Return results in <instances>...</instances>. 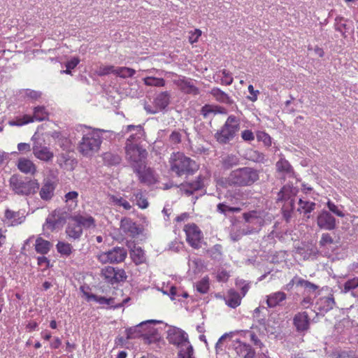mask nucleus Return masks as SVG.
Listing matches in <instances>:
<instances>
[{
	"label": "nucleus",
	"mask_w": 358,
	"mask_h": 358,
	"mask_svg": "<svg viewBox=\"0 0 358 358\" xmlns=\"http://www.w3.org/2000/svg\"><path fill=\"white\" fill-rule=\"evenodd\" d=\"M169 171L178 177L194 175L199 169V164L183 152H173L169 159Z\"/></svg>",
	"instance_id": "nucleus-1"
},
{
	"label": "nucleus",
	"mask_w": 358,
	"mask_h": 358,
	"mask_svg": "<svg viewBox=\"0 0 358 358\" xmlns=\"http://www.w3.org/2000/svg\"><path fill=\"white\" fill-rule=\"evenodd\" d=\"M229 180L236 186H250L259 180V173L250 167L240 168L231 172Z\"/></svg>",
	"instance_id": "nucleus-2"
},
{
	"label": "nucleus",
	"mask_w": 358,
	"mask_h": 358,
	"mask_svg": "<svg viewBox=\"0 0 358 358\" xmlns=\"http://www.w3.org/2000/svg\"><path fill=\"white\" fill-rule=\"evenodd\" d=\"M101 142V137L97 131H90L83 136L78 150L83 156L91 157L99 151Z\"/></svg>",
	"instance_id": "nucleus-3"
},
{
	"label": "nucleus",
	"mask_w": 358,
	"mask_h": 358,
	"mask_svg": "<svg viewBox=\"0 0 358 358\" xmlns=\"http://www.w3.org/2000/svg\"><path fill=\"white\" fill-rule=\"evenodd\" d=\"M12 190L17 194L29 195L36 193L39 189V183L36 179L23 178L13 175L9 180Z\"/></svg>",
	"instance_id": "nucleus-4"
},
{
	"label": "nucleus",
	"mask_w": 358,
	"mask_h": 358,
	"mask_svg": "<svg viewBox=\"0 0 358 358\" xmlns=\"http://www.w3.org/2000/svg\"><path fill=\"white\" fill-rule=\"evenodd\" d=\"M239 129V120L234 115H230L221 129L215 134V138L221 144H227L235 137Z\"/></svg>",
	"instance_id": "nucleus-5"
},
{
	"label": "nucleus",
	"mask_w": 358,
	"mask_h": 358,
	"mask_svg": "<svg viewBox=\"0 0 358 358\" xmlns=\"http://www.w3.org/2000/svg\"><path fill=\"white\" fill-rule=\"evenodd\" d=\"M126 157L135 170L145 164L148 152L145 149L136 144L129 143L125 146Z\"/></svg>",
	"instance_id": "nucleus-6"
},
{
	"label": "nucleus",
	"mask_w": 358,
	"mask_h": 358,
	"mask_svg": "<svg viewBox=\"0 0 358 358\" xmlns=\"http://www.w3.org/2000/svg\"><path fill=\"white\" fill-rule=\"evenodd\" d=\"M127 251L123 247H115L113 249L100 253L98 260L103 264H119L124 261Z\"/></svg>",
	"instance_id": "nucleus-7"
},
{
	"label": "nucleus",
	"mask_w": 358,
	"mask_h": 358,
	"mask_svg": "<svg viewBox=\"0 0 358 358\" xmlns=\"http://www.w3.org/2000/svg\"><path fill=\"white\" fill-rule=\"evenodd\" d=\"M101 276L107 283L114 285L124 281L127 276L122 268H115L110 266L103 268L101 271Z\"/></svg>",
	"instance_id": "nucleus-8"
},
{
	"label": "nucleus",
	"mask_w": 358,
	"mask_h": 358,
	"mask_svg": "<svg viewBox=\"0 0 358 358\" xmlns=\"http://www.w3.org/2000/svg\"><path fill=\"white\" fill-rule=\"evenodd\" d=\"M167 339L170 343L177 345L180 349L191 346L186 333L178 329H170L168 331Z\"/></svg>",
	"instance_id": "nucleus-9"
},
{
	"label": "nucleus",
	"mask_w": 358,
	"mask_h": 358,
	"mask_svg": "<svg viewBox=\"0 0 358 358\" xmlns=\"http://www.w3.org/2000/svg\"><path fill=\"white\" fill-rule=\"evenodd\" d=\"M184 231L187 243L194 248H199L203 238L201 231L197 225H185Z\"/></svg>",
	"instance_id": "nucleus-10"
},
{
	"label": "nucleus",
	"mask_w": 358,
	"mask_h": 358,
	"mask_svg": "<svg viewBox=\"0 0 358 358\" xmlns=\"http://www.w3.org/2000/svg\"><path fill=\"white\" fill-rule=\"evenodd\" d=\"M208 178L209 176L208 174L203 175L200 173L194 181L181 184V189L184 190L189 195L192 194L194 192L203 189L205 181Z\"/></svg>",
	"instance_id": "nucleus-11"
},
{
	"label": "nucleus",
	"mask_w": 358,
	"mask_h": 358,
	"mask_svg": "<svg viewBox=\"0 0 358 358\" xmlns=\"http://www.w3.org/2000/svg\"><path fill=\"white\" fill-rule=\"evenodd\" d=\"M159 321L155 320H147L141 322L139 324L136 325L134 327H131L130 328H128L125 330L126 335H127V340H131V339H136L138 338H142L144 333V329L145 327H147L148 324H157L159 323Z\"/></svg>",
	"instance_id": "nucleus-12"
},
{
	"label": "nucleus",
	"mask_w": 358,
	"mask_h": 358,
	"mask_svg": "<svg viewBox=\"0 0 358 358\" xmlns=\"http://www.w3.org/2000/svg\"><path fill=\"white\" fill-rule=\"evenodd\" d=\"M34 157L43 162H49L52 160L54 153L50 149L39 143H35L32 147Z\"/></svg>",
	"instance_id": "nucleus-13"
},
{
	"label": "nucleus",
	"mask_w": 358,
	"mask_h": 358,
	"mask_svg": "<svg viewBox=\"0 0 358 358\" xmlns=\"http://www.w3.org/2000/svg\"><path fill=\"white\" fill-rule=\"evenodd\" d=\"M134 172L138 175L140 182L148 185H153L157 180L154 171L147 168L145 164L136 168Z\"/></svg>",
	"instance_id": "nucleus-14"
},
{
	"label": "nucleus",
	"mask_w": 358,
	"mask_h": 358,
	"mask_svg": "<svg viewBox=\"0 0 358 358\" xmlns=\"http://www.w3.org/2000/svg\"><path fill=\"white\" fill-rule=\"evenodd\" d=\"M56 187L57 182L54 180L50 178H44L39 191L41 199L44 201L50 200L55 194Z\"/></svg>",
	"instance_id": "nucleus-15"
},
{
	"label": "nucleus",
	"mask_w": 358,
	"mask_h": 358,
	"mask_svg": "<svg viewBox=\"0 0 358 358\" xmlns=\"http://www.w3.org/2000/svg\"><path fill=\"white\" fill-rule=\"evenodd\" d=\"M173 83L185 94L198 95L199 90L196 87L192 80L185 77L173 80Z\"/></svg>",
	"instance_id": "nucleus-16"
},
{
	"label": "nucleus",
	"mask_w": 358,
	"mask_h": 358,
	"mask_svg": "<svg viewBox=\"0 0 358 358\" xmlns=\"http://www.w3.org/2000/svg\"><path fill=\"white\" fill-rule=\"evenodd\" d=\"M148 324L144 329L143 340L148 345L156 344L162 341V336L157 329Z\"/></svg>",
	"instance_id": "nucleus-17"
},
{
	"label": "nucleus",
	"mask_w": 358,
	"mask_h": 358,
	"mask_svg": "<svg viewBox=\"0 0 358 358\" xmlns=\"http://www.w3.org/2000/svg\"><path fill=\"white\" fill-rule=\"evenodd\" d=\"M293 323L298 331H307L310 325L308 314L305 311L298 313L294 317Z\"/></svg>",
	"instance_id": "nucleus-18"
},
{
	"label": "nucleus",
	"mask_w": 358,
	"mask_h": 358,
	"mask_svg": "<svg viewBox=\"0 0 358 358\" xmlns=\"http://www.w3.org/2000/svg\"><path fill=\"white\" fill-rule=\"evenodd\" d=\"M225 303L231 308H236L241 303V295L234 289H229L227 291L226 297L224 298Z\"/></svg>",
	"instance_id": "nucleus-19"
},
{
	"label": "nucleus",
	"mask_w": 358,
	"mask_h": 358,
	"mask_svg": "<svg viewBox=\"0 0 358 358\" xmlns=\"http://www.w3.org/2000/svg\"><path fill=\"white\" fill-rule=\"evenodd\" d=\"M133 131H134L135 133L129 136L127 140L126 145H129V143L134 144V142H137L143 136V129L141 125L130 124L127 126L125 129L126 133H129Z\"/></svg>",
	"instance_id": "nucleus-20"
},
{
	"label": "nucleus",
	"mask_w": 358,
	"mask_h": 358,
	"mask_svg": "<svg viewBox=\"0 0 358 358\" xmlns=\"http://www.w3.org/2000/svg\"><path fill=\"white\" fill-rule=\"evenodd\" d=\"M287 299V294L283 292H275L266 296V304L269 308L280 306Z\"/></svg>",
	"instance_id": "nucleus-21"
},
{
	"label": "nucleus",
	"mask_w": 358,
	"mask_h": 358,
	"mask_svg": "<svg viewBox=\"0 0 358 358\" xmlns=\"http://www.w3.org/2000/svg\"><path fill=\"white\" fill-rule=\"evenodd\" d=\"M50 136L56 141L58 145L63 150H69L71 146V140L62 134L60 131H54L50 134Z\"/></svg>",
	"instance_id": "nucleus-22"
},
{
	"label": "nucleus",
	"mask_w": 358,
	"mask_h": 358,
	"mask_svg": "<svg viewBox=\"0 0 358 358\" xmlns=\"http://www.w3.org/2000/svg\"><path fill=\"white\" fill-rule=\"evenodd\" d=\"M238 349L240 350L241 353L243 354V358H268L264 353L257 355L255 350L249 344L240 343Z\"/></svg>",
	"instance_id": "nucleus-23"
},
{
	"label": "nucleus",
	"mask_w": 358,
	"mask_h": 358,
	"mask_svg": "<svg viewBox=\"0 0 358 358\" xmlns=\"http://www.w3.org/2000/svg\"><path fill=\"white\" fill-rule=\"evenodd\" d=\"M315 208V203L314 202L303 200L302 199H300L298 202L297 211L307 218L310 217V214Z\"/></svg>",
	"instance_id": "nucleus-24"
},
{
	"label": "nucleus",
	"mask_w": 358,
	"mask_h": 358,
	"mask_svg": "<svg viewBox=\"0 0 358 358\" xmlns=\"http://www.w3.org/2000/svg\"><path fill=\"white\" fill-rule=\"evenodd\" d=\"M5 218L8 222H10L14 224H22L24 222L25 215L24 212L13 211L10 209H7L4 214Z\"/></svg>",
	"instance_id": "nucleus-25"
},
{
	"label": "nucleus",
	"mask_w": 358,
	"mask_h": 358,
	"mask_svg": "<svg viewBox=\"0 0 358 358\" xmlns=\"http://www.w3.org/2000/svg\"><path fill=\"white\" fill-rule=\"evenodd\" d=\"M52 246V245L50 241L43 239L41 237H38L36 239L34 244L36 252L42 255L48 254L50 252Z\"/></svg>",
	"instance_id": "nucleus-26"
},
{
	"label": "nucleus",
	"mask_w": 358,
	"mask_h": 358,
	"mask_svg": "<svg viewBox=\"0 0 358 358\" xmlns=\"http://www.w3.org/2000/svg\"><path fill=\"white\" fill-rule=\"evenodd\" d=\"M18 169L25 173H34L36 171L35 164L28 159L22 158L18 161Z\"/></svg>",
	"instance_id": "nucleus-27"
},
{
	"label": "nucleus",
	"mask_w": 358,
	"mask_h": 358,
	"mask_svg": "<svg viewBox=\"0 0 358 358\" xmlns=\"http://www.w3.org/2000/svg\"><path fill=\"white\" fill-rule=\"evenodd\" d=\"M132 261L136 265L141 264L145 262L146 257L143 250L140 247H134L130 252Z\"/></svg>",
	"instance_id": "nucleus-28"
},
{
	"label": "nucleus",
	"mask_w": 358,
	"mask_h": 358,
	"mask_svg": "<svg viewBox=\"0 0 358 358\" xmlns=\"http://www.w3.org/2000/svg\"><path fill=\"white\" fill-rule=\"evenodd\" d=\"M49 113L44 106H36L34 108V114L31 118L34 121L41 122L48 120Z\"/></svg>",
	"instance_id": "nucleus-29"
},
{
	"label": "nucleus",
	"mask_w": 358,
	"mask_h": 358,
	"mask_svg": "<svg viewBox=\"0 0 358 358\" xmlns=\"http://www.w3.org/2000/svg\"><path fill=\"white\" fill-rule=\"evenodd\" d=\"M65 222L64 213L61 210H55L46 219V224H64Z\"/></svg>",
	"instance_id": "nucleus-30"
},
{
	"label": "nucleus",
	"mask_w": 358,
	"mask_h": 358,
	"mask_svg": "<svg viewBox=\"0 0 358 358\" xmlns=\"http://www.w3.org/2000/svg\"><path fill=\"white\" fill-rule=\"evenodd\" d=\"M170 102V95L168 92H161L155 99V106L160 110L166 108Z\"/></svg>",
	"instance_id": "nucleus-31"
},
{
	"label": "nucleus",
	"mask_w": 358,
	"mask_h": 358,
	"mask_svg": "<svg viewBox=\"0 0 358 358\" xmlns=\"http://www.w3.org/2000/svg\"><path fill=\"white\" fill-rule=\"evenodd\" d=\"M223 110L224 108L221 106L206 104L201 108V114L204 118H207L211 113H222Z\"/></svg>",
	"instance_id": "nucleus-32"
},
{
	"label": "nucleus",
	"mask_w": 358,
	"mask_h": 358,
	"mask_svg": "<svg viewBox=\"0 0 358 358\" xmlns=\"http://www.w3.org/2000/svg\"><path fill=\"white\" fill-rule=\"evenodd\" d=\"M136 73V70L127 66L116 67L115 74L117 77L121 78H128L133 77Z\"/></svg>",
	"instance_id": "nucleus-33"
},
{
	"label": "nucleus",
	"mask_w": 358,
	"mask_h": 358,
	"mask_svg": "<svg viewBox=\"0 0 358 358\" xmlns=\"http://www.w3.org/2000/svg\"><path fill=\"white\" fill-rule=\"evenodd\" d=\"M122 230L127 233V234L131 237L136 238L141 234H142L143 229L140 227V225H120Z\"/></svg>",
	"instance_id": "nucleus-34"
},
{
	"label": "nucleus",
	"mask_w": 358,
	"mask_h": 358,
	"mask_svg": "<svg viewBox=\"0 0 358 358\" xmlns=\"http://www.w3.org/2000/svg\"><path fill=\"white\" fill-rule=\"evenodd\" d=\"M56 248L62 256L69 257L73 252V247L68 243L59 241L56 245Z\"/></svg>",
	"instance_id": "nucleus-35"
},
{
	"label": "nucleus",
	"mask_w": 358,
	"mask_h": 358,
	"mask_svg": "<svg viewBox=\"0 0 358 358\" xmlns=\"http://www.w3.org/2000/svg\"><path fill=\"white\" fill-rule=\"evenodd\" d=\"M66 233L70 238L78 239L83 234L82 225H68Z\"/></svg>",
	"instance_id": "nucleus-36"
},
{
	"label": "nucleus",
	"mask_w": 358,
	"mask_h": 358,
	"mask_svg": "<svg viewBox=\"0 0 358 358\" xmlns=\"http://www.w3.org/2000/svg\"><path fill=\"white\" fill-rule=\"evenodd\" d=\"M110 201L117 207H122L123 209L129 210L131 208V206L129 201L122 197H119L115 195L110 196Z\"/></svg>",
	"instance_id": "nucleus-37"
},
{
	"label": "nucleus",
	"mask_w": 358,
	"mask_h": 358,
	"mask_svg": "<svg viewBox=\"0 0 358 358\" xmlns=\"http://www.w3.org/2000/svg\"><path fill=\"white\" fill-rule=\"evenodd\" d=\"M143 81L146 86L150 87H164L166 85V81L162 78L148 76L144 78Z\"/></svg>",
	"instance_id": "nucleus-38"
},
{
	"label": "nucleus",
	"mask_w": 358,
	"mask_h": 358,
	"mask_svg": "<svg viewBox=\"0 0 358 358\" xmlns=\"http://www.w3.org/2000/svg\"><path fill=\"white\" fill-rule=\"evenodd\" d=\"M33 122V120L31 118V115H24L22 117H17L15 120H10L8 124L10 126L22 127L29 123Z\"/></svg>",
	"instance_id": "nucleus-39"
},
{
	"label": "nucleus",
	"mask_w": 358,
	"mask_h": 358,
	"mask_svg": "<svg viewBox=\"0 0 358 358\" xmlns=\"http://www.w3.org/2000/svg\"><path fill=\"white\" fill-rule=\"evenodd\" d=\"M206 252L211 259L220 260L222 257V246L220 244H215L213 248L208 249Z\"/></svg>",
	"instance_id": "nucleus-40"
},
{
	"label": "nucleus",
	"mask_w": 358,
	"mask_h": 358,
	"mask_svg": "<svg viewBox=\"0 0 358 358\" xmlns=\"http://www.w3.org/2000/svg\"><path fill=\"white\" fill-rule=\"evenodd\" d=\"M276 169L278 171L285 173H290L293 171V169L289 162L283 158L277 162Z\"/></svg>",
	"instance_id": "nucleus-41"
},
{
	"label": "nucleus",
	"mask_w": 358,
	"mask_h": 358,
	"mask_svg": "<svg viewBox=\"0 0 358 358\" xmlns=\"http://www.w3.org/2000/svg\"><path fill=\"white\" fill-rule=\"evenodd\" d=\"M210 94L220 102L227 103L229 99L228 94L217 87L213 88Z\"/></svg>",
	"instance_id": "nucleus-42"
},
{
	"label": "nucleus",
	"mask_w": 358,
	"mask_h": 358,
	"mask_svg": "<svg viewBox=\"0 0 358 358\" xmlns=\"http://www.w3.org/2000/svg\"><path fill=\"white\" fill-rule=\"evenodd\" d=\"M293 187L290 185H284L278 194V200L283 201L290 198L294 194Z\"/></svg>",
	"instance_id": "nucleus-43"
},
{
	"label": "nucleus",
	"mask_w": 358,
	"mask_h": 358,
	"mask_svg": "<svg viewBox=\"0 0 358 358\" xmlns=\"http://www.w3.org/2000/svg\"><path fill=\"white\" fill-rule=\"evenodd\" d=\"M238 164V158L234 155H229L222 159V166L230 169Z\"/></svg>",
	"instance_id": "nucleus-44"
},
{
	"label": "nucleus",
	"mask_w": 358,
	"mask_h": 358,
	"mask_svg": "<svg viewBox=\"0 0 358 358\" xmlns=\"http://www.w3.org/2000/svg\"><path fill=\"white\" fill-rule=\"evenodd\" d=\"M317 224H335V219L327 211H322L317 217Z\"/></svg>",
	"instance_id": "nucleus-45"
},
{
	"label": "nucleus",
	"mask_w": 358,
	"mask_h": 358,
	"mask_svg": "<svg viewBox=\"0 0 358 358\" xmlns=\"http://www.w3.org/2000/svg\"><path fill=\"white\" fill-rule=\"evenodd\" d=\"M336 238H338V236L334 231L331 233H324L322 235L321 239L320 241V245L321 246H325L332 244L334 241V239Z\"/></svg>",
	"instance_id": "nucleus-46"
},
{
	"label": "nucleus",
	"mask_w": 358,
	"mask_h": 358,
	"mask_svg": "<svg viewBox=\"0 0 358 358\" xmlns=\"http://www.w3.org/2000/svg\"><path fill=\"white\" fill-rule=\"evenodd\" d=\"M115 69L116 67H115L113 65H101L100 66L97 70H96V74L99 76H107L110 73L115 74Z\"/></svg>",
	"instance_id": "nucleus-47"
},
{
	"label": "nucleus",
	"mask_w": 358,
	"mask_h": 358,
	"mask_svg": "<svg viewBox=\"0 0 358 358\" xmlns=\"http://www.w3.org/2000/svg\"><path fill=\"white\" fill-rule=\"evenodd\" d=\"M85 295L87 300H94L100 304L110 305L113 300L112 298L107 299L104 296H99L93 294L86 293Z\"/></svg>",
	"instance_id": "nucleus-48"
},
{
	"label": "nucleus",
	"mask_w": 358,
	"mask_h": 358,
	"mask_svg": "<svg viewBox=\"0 0 358 358\" xmlns=\"http://www.w3.org/2000/svg\"><path fill=\"white\" fill-rule=\"evenodd\" d=\"M196 290L201 293L206 294L209 290V278L208 277L203 278L200 281L196 283Z\"/></svg>",
	"instance_id": "nucleus-49"
},
{
	"label": "nucleus",
	"mask_w": 358,
	"mask_h": 358,
	"mask_svg": "<svg viewBox=\"0 0 358 358\" xmlns=\"http://www.w3.org/2000/svg\"><path fill=\"white\" fill-rule=\"evenodd\" d=\"M73 220L77 224H94V218L88 215H77L73 217Z\"/></svg>",
	"instance_id": "nucleus-50"
},
{
	"label": "nucleus",
	"mask_w": 358,
	"mask_h": 358,
	"mask_svg": "<svg viewBox=\"0 0 358 358\" xmlns=\"http://www.w3.org/2000/svg\"><path fill=\"white\" fill-rule=\"evenodd\" d=\"M217 210L220 213L226 214V213L231 212V213H238L241 210L239 207H231L223 203H220L217 206Z\"/></svg>",
	"instance_id": "nucleus-51"
},
{
	"label": "nucleus",
	"mask_w": 358,
	"mask_h": 358,
	"mask_svg": "<svg viewBox=\"0 0 358 358\" xmlns=\"http://www.w3.org/2000/svg\"><path fill=\"white\" fill-rule=\"evenodd\" d=\"M136 199V205L141 209H145L148 207V201L147 199L143 196L141 192H139L134 194Z\"/></svg>",
	"instance_id": "nucleus-52"
},
{
	"label": "nucleus",
	"mask_w": 358,
	"mask_h": 358,
	"mask_svg": "<svg viewBox=\"0 0 358 358\" xmlns=\"http://www.w3.org/2000/svg\"><path fill=\"white\" fill-rule=\"evenodd\" d=\"M261 212L257 210H251L248 213H243V218L245 222H250L254 221L255 219L261 217Z\"/></svg>",
	"instance_id": "nucleus-53"
},
{
	"label": "nucleus",
	"mask_w": 358,
	"mask_h": 358,
	"mask_svg": "<svg viewBox=\"0 0 358 358\" xmlns=\"http://www.w3.org/2000/svg\"><path fill=\"white\" fill-rule=\"evenodd\" d=\"M345 292H348L352 289H355L358 287V278H353L347 280L344 285Z\"/></svg>",
	"instance_id": "nucleus-54"
},
{
	"label": "nucleus",
	"mask_w": 358,
	"mask_h": 358,
	"mask_svg": "<svg viewBox=\"0 0 358 358\" xmlns=\"http://www.w3.org/2000/svg\"><path fill=\"white\" fill-rule=\"evenodd\" d=\"M222 78L221 83L225 85H230L233 83V77L231 73L226 69L222 71Z\"/></svg>",
	"instance_id": "nucleus-55"
},
{
	"label": "nucleus",
	"mask_w": 358,
	"mask_h": 358,
	"mask_svg": "<svg viewBox=\"0 0 358 358\" xmlns=\"http://www.w3.org/2000/svg\"><path fill=\"white\" fill-rule=\"evenodd\" d=\"M194 350L192 346H189L187 348L180 349L178 353L180 358H194L193 357Z\"/></svg>",
	"instance_id": "nucleus-56"
},
{
	"label": "nucleus",
	"mask_w": 358,
	"mask_h": 358,
	"mask_svg": "<svg viewBox=\"0 0 358 358\" xmlns=\"http://www.w3.org/2000/svg\"><path fill=\"white\" fill-rule=\"evenodd\" d=\"M189 42L194 44L199 41V37L202 34V31L199 29H195L194 31L189 32Z\"/></svg>",
	"instance_id": "nucleus-57"
},
{
	"label": "nucleus",
	"mask_w": 358,
	"mask_h": 358,
	"mask_svg": "<svg viewBox=\"0 0 358 358\" xmlns=\"http://www.w3.org/2000/svg\"><path fill=\"white\" fill-rule=\"evenodd\" d=\"M327 205L329 210L334 213L336 215L341 217H344V213H343V211L341 209H339V208L333 202L329 201Z\"/></svg>",
	"instance_id": "nucleus-58"
},
{
	"label": "nucleus",
	"mask_w": 358,
	"mask_h": 358,
	"mask_svg": "<svg viewBox=\"0 0 358 358\" xmlns=\"http://www.w3.org/2000/svg\"><path fill=\"white\" fill-rule=\"evenodd\" d=\"M257 137L258 141H262L267 145H270L271 144V138L270 136L266 132H259L257 135Z\"/></svg>",
	"instance_id": "nucleus-59"
},
{
	"label": "nucleus",
	"mask_w": 358,
	"mask_h": 358,
	"mask_svg": "<svg viewBox=\"0 0 358 358\" xmlns=\"http://www.w3.org/2000/svg\"><path fill=\"white\" fill-rule=\"evenodd\" d=\"M37 264L40 266H44L43 269H47L50 266V260L44 255L37 257Z\"/></svg>",
	"instance_id": "nucleus-60"
},
{
	"label": "nucleus",
	"mask_w": 358,
	"mask_h": 358,
	"mask_svg": "<svg viewBox=\"0 0 358 358\" xmlns=\"http://www.w3.org/2000/svg\"><path fill=\"white\" fill-rule=\"evenodd\" d=\"M229 278V273L226 270L219 271L217 273L216 278L218 282H227Z\"/></svg>",
	"instance_id": "nucleus-61"
},
{
	"label": "nucleus",
	"mask_w": 358,
	"mask_h": 358,
	"mask_svg": "<svg viewBox=\"0 0 358 358\" xmlns=\"http://www.w3.org/2000/svg\"><path fill=\"white\" fill-rule=\"evenodd\" d=\"M242 138L245 141H252L255 139V136L251 130H244L241 133Z\"/></svg>",
	"instance_id": "nucleus-62"
},
{
	"label": "nucleus",
	"mask_w": 358,
	"mask_h": 358,
	"mask_svg": "<svg viewBox=\"0 0 358 358\" xmlns=\"http://www.w3.org/2000/svg\"><path fill=\"white\" fill-rule=\"evenodd\" d=\"M79 63L80 59L78 57H73L71 60L66 63L65 66L66 68L72 70L75 69Z\"/></svg>",
	"instance_id": "nucleus-63"
},
{
	"label": "nucleus",
	"mask_w": 358,
	"mask_h": 358,
	"mask_svg": "<svg viewBox=\"0 0 358 358\" xmlns=\"http://www.w3.org/2000/svg\"><path fill=\"white\" fill-rule=\"evenodd\" d=\"M25 94L27 97L34 100H37L41 96V92L31 90H27Z\"/></svg>",
	"instance_id": "nucleus-64"
}]
</instances>
